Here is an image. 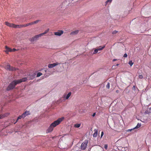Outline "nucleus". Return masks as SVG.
I'll list each match as a JSON object with an SVG mask.
<instances>
[{
    "label": "nucleus",
    "mask_w": 151,
    "mask_h": 151,
    "mask_svg": "<svg viewBox=\"0 0 151 151\" xmlns=\"http://www.w3.org/2000/svg\"><path fill=\"white\" fill-rule=\"evenodd\" d=\"M104 133L103 132V131L101 133V138L102 137V136L104 135Z\"/></svg>",
    "instance_id": "nucleus-37"
},
{
    "label": "nucleus",
    "mask_w": 151,
    "mask_h": 151,
    "mask_svg": "<svg viewBox=\"0 0 151 151\" xmlns=\"http://www.w3.org/2000/svg\"><path fill=\"white\" fill-rule=\"evenodd\" d=\"M49 29H47L44 33L35 36L34 38H39V37H41L45 34H46L49 31Z\"/></svg>",
    "instance_id": "nucleus-6"
},
{
    "label": "nucleus",
    "mask_w": 151,
    "mask_h": 151,
    "mask_svg": "<svg viewBox=\"0 0 151 151\" xmlns=\"http://www.w3.org/2000/svg\"><path fill=\"white\" fill-rule=\"evenodd\" d=\"M5 48L6 49V52L7 53H8L9 52H12V49L9 48L7 46H5Z\"/></svg>",
    "instance_id": "nucleus-14"
},
{
    "label": "nucleus",
    "mask_w": 151,
    "mask_h": 151,
    "mask_svg": "<svg viewBox=\"0 0 151 151\" xmlns=\"http://www.w3.org/2000/svg\"><path fill=\"white\" fill-rule=\"evenodd\" d=\"M30 112L29 111H26L22 114V116L23 117V119L24 118L27 116L30 115Z\"/></svg>",
    "instance_id": "nucleus-9"
},
{
    "label": "nucleus",
    "mask_w": 151,
    "mask_h": 151,
    "mask_svg": "<svg viewBox=\"0 0 151 151\" xmlns=\"http://www.w3.org/2000/svg\"><path fill=\"white\" fill-rule=\"evenodd\" d=\"M105 45L103 47H101V46H99L98 48H97L98 51L102 50L105 47Z\"/></svg>",
    "instance_id": "nucleus-18"
},
{
    "label": "nucleus",
    "mask_w": 151,
    "mask_h": 151,
    "mask_svg": "<svg viewBox=\"0 0 151 151\" xmlns=\"http://www.w3.org/2000/svg\"><path fill=\"white\" fill-rule=\"evenodd\" d=\"M119 65V64H116V66H118Z\"/></svg>",
    "instance_id": "nucleus-44"
},
{
    "label": "nucleus",
    "mask_w": 151,
    "mask_h": 151,
    "mask_svg": "<svg viewBox=\"0 0 151 151\" xmlns=\"http://www.w3.org/2000/svg\"><path fill=\"white\" fill-rule=\"evenodd\" d=\"M78 32L79 30H76L75 31H73L71 32L70 34V35L72 36L76 35L78 34Z\"/></svg>",
    "instance_id": "nucleus-11"
},
{
    "label": "nucleus",
    "mask_w": 151,
    "mask_h": 151,
    "mask_svg": "<svg viewBox=\"0 0 151 151\" xmlns=\"http://www.w3.org/2000/svg\"><path fill=\"white\" fill-rule=\"evenodd\" d=\"M88 142L87 140H86L82 143L81 146V148L82 150H85L87 146Z\"/></svg>",
    "instance_id": "nucleus-4"
},
{
    "label": "nucleus",
    "mask_w": 151,
    "mask_h": 151,
    "mask_svg": "<svg viewBox=\"0 0 151 151\" xmlns=\"http://www.w3.org/2000/svg\"><path fill=\"white\" fill-rule=\"evenodd\" d=\"M13 28H22L21 25H16L14 24V25H13Z\"/></svg>",
    "instance_id": "nucleus-16"
},
{
    "label": "nucleus",
    "mask_w": 151,
    "mask_h": 151,
    "mask_svg": "<svg viewBox=\"0 0 151 151\" xmlns=\"http://www.w3.org/2000/svg\"><path fill=\"white\" fill-rule=\"evenodd\" d=\"M98 52V50L97 49H95L94 50V52L93 53V54H96Z\"/></svg>",
    "instance_id": "nucleus-30"
},
{
    "label": "nucleus",
    "mask_w": 151,
    "mask_h": 151,
    "mask_svg": "<svg viewBox=\"0 0 151 151\" xmlns=\"http://www.w3.org/2000/svg\"><path fill=\"white\" fill-rule=\"evenodd\" d=\"M40 21L39 20H36L34 22H32L33 23V24H36L39 21Z\"/></svg>",
    "instance_id": "nucleus-24"
},
{
    "label": "nucleus",
    "mask_w": 151,
    "mask_h": 151,
    "mask_svg": "<svg viewBox=\"0 0 151 151\" xmlns=\"http://www.w3.org/2000/svg\"><path fill=\"white\" fill-rule=\"evenodd\" d=\"M117 32H118V31H117L116 30H114V31H113V32H112V34H115L116 33H117Z\"/></svg>",
    "instance_id": "nucleus-36"
},
{
    "label": "nucleus",
    "mask_w": 151,
    "mask_h": 151,
    "mask_svg": "<svg viewBox=\"0 0 151 151\" xmlns=\"http://www.w3.org/2000/svg\"><path fill=\"white\" fill-rule=\"evenodd\" d=\"M145 114H148V111H146L145 112Z\"/></svg>",
    "instance_id": "nucleus-42"
},
{
    "label": "nucleus",
    "mask_w": 151,
    "mask_h": 151,
    "mask_svg": "<svg viewBox=\"0 0 151 151\" xmlns=\"http://www.w3.org/2000/svg\"><path fill=\"white\" fill-rule=\"evenodd\" d=\"M104 147L106 150H107V149L108 145L107 144L105 145Z\"/></svg>",
    "instance_id": "nucleus-34"
},
{
    "label": "nucleus",
    "mask_w": 151,
    "mask_h": 151,
    "mask_svg": "<svg viewBox=\"0 0 151 151\" xmlns=\"http://www.w3.org/2000/svg\"><path fill=\"white\" fill-rule=\"evenodd\" d=\"M5 24L7 26L9 27H12L13 28V25H14V24L10 23L7 22H5Z\"/></svg>",
    "instance_id": "nucleus-12"
},
{
    "label": "nucleus",
    "mask_w": 151,
    "mask_h": 151,
    "mask_svg": "<svg viewBox=\"0 0 151 151\" xmlns=\"http://www.w3.org/2000/svg\"><path fill=\"white\" fill-rule=\"evenodd\" d=\"M132 130V129H129L128 130V131H131V130Z\"/></svg>",
    "instance_id": "nucleus-45"
},
{
    "label": "nucleus",
    "mask_w": 151,
    "mask_h": 151,
    "mask_svg": "<svg viewBox=\"0 0 151 151\" xmlns=\"http://www.w3.org/2000/svg\"><path fill=\"white\" fill-rule=\"evenodd\" d=\"M64 119V117H62L61 118H59L57 120L53 122L51 124L54 127L57 125L59 124Z\"/></svg>",
    "instance_id": "nucleus-2"
},
{
    "label": "nucleus",
    "mask_w": 151,
    "mask_h": 151,
    "mask_svg": "<svg viewBox=\"0 0 151 151\" xmlns=\"http://www.w3.org/2000/svg\"><path fill=\"white\" fill-rule=\"evenodd\" d=\"M95 115H96V113H93L92 115V116H95Z\"/></svg>",
    "instance_id": "nucleus-39"
},
{
    "label": "nucleus",
    "mask_w": 151,
    "mask_h": 151,
    "mask_svg": "<svg viewBox=\"0 0 151 151\" xmlns=\"http://www.w3.org/2000/svg\"><path fill=\"white\" fill-rule=\"evenodd\" d=\"M5 69L9 71H15L17 70V69L13 67H11L10 65L8 64L5 67Z\"/></svg>",
    "instance_id": "nucleus-5"
},
{
    "label": "nucleus",
    "mask_w": 151,
    "mask_h": 151,
    "mask_svg": "<svg viewBox=\"0 0 151 151\" xmlns=\"http://www.w3.org/2000/svg\"><path fill=\"white\" fill-rule=\"evenodd\" d=\"M139 78L142 79L143 78V76L142 75H139Z\"/></svg>",
    "instance_id": "nucleus-33"
},
{
    "label": "nucleus",
    "mask_w": 151,
    "mask_h": 151,
    "mask_svg": "<svg viewBox=\"0 0 151 151\" xmlns=\"http://www.w3.org/2000/svg\"><path fill=\"white\" fill-rule=\"evenodd\" d=\"M116 92L117 93H118L119 92V90H116Z\"/></svg>",
    "instance_id": "nucleus-41"
},
{
    "label": "nucleus",
    "mask_w": 151,
    "mask_h": 151,
    "mask_svg": "<svg viewBox=\"0 0 151 151\" xmlns=\"http://www.w3.org/2000/svg\"><path fill=\"white\" fill-rule=\"evenodd\" d=\"M37 39V38H31V39L30 40V41L32 42H33L35 40H36Z\"/></svg>",
    "instance_id": "nucleus-28"
},
{
    "label": "nucleus",
    "mask_w": 151,
    "mask_h": 151,
    "mask_svg": "<svg viewBox=\"0 0 151 151\" xmlns=\"http://www.w3.org/2000/svg\"><path fill=\"white\" fill-rule=\"evenodd\" d=\"M132 90L135 91L137 90V91L139 90L138 89L137 87H136V86H134L133 87V88H132Z\"/></svg>",
    "instance_id": "nucleus-22"
},
{
    "label": "nucleus",
    "mask_w": 151,
    "mask_h": 151,
    "mask_svg": "<svg viewBox=\"0 0 151 151\" xmlns=\"http://www.w3.org/2000/svg\"><path fill=\"white\" fill-rule=\"evenodd\" d=\"M54 127L51 124L48 129L46 130V133H48L51 132L53 130Z\"/></svg>",
    "instance_id": "nucleus-10"
},
{
    "label": "nucleus",
    "mask_w": 151,
    "mask_h": 151,
    "mask_svg": "<svg viewBox=\"0 0 151 151\" xmlns=\"http://www.w3.org/2000/svg\"><path fill=\"white\" fill-rule=\"evenodd\" d=\"M129 91H127V93H129Z\"/></svg>",
    "instance_id": "nucleus-46"
},
{
    "label": "nucleus",
    "mask_w": 151,
    "mask_h": 151,
    "mask_svg": "<svg viewBox=\"0 0 151 151\" xmlns=\"http://www.w3.org/2000/svg\"><path fill=\"white\" fill-rule=\"evenodd\" d=\"M123 57L124 58H127V53H125L124 54V55L123 56Z\"/></svg>",
    "instance_id": "nucleus-35"
},
{
    "label": "nucleus",
    "mask_w": 151,
    "mask_h": 151,
    "mask_svg": "<svg viewBox=\"0 0 151 151\" xmlns=\"http://www.w3.org/2000/svg\"><path fill=\"white\" fill-rule=\"evenodd\" d=\"M71 92H69L67 95H66V96L65 97V99L66 100L68 99L70 97V96L71 95Z\"/></svg>",
    "instance_id": "nucleus-17"
},
{
    "label": "nucleus",
    "mask_w": 151,
    "mask_h": 151,
    "mask_svg": "<svg viewBox=\"0 0 151 151\" xmlns=\"http://www.w3.org/2000/svg\"><path fill=\"white\" fill-rule=\"evenodd\" d=\"M21 27H25L27 26V24L21 25Z\"/></svg>",
    "instance_id": "nucleus-31"
},
{
    "label": "nucleus",
    "mask_w": 151,
    "mask_h": 151,
    "mask_svg": "<svg viewBox=\"0 0 151 151\" xmlns=\"http://www.w3.org/2000/svg\"><path fill=\"white\" fill-rule=\"evenodd\" d=\"M150 110L151 111V107L150 108Z\"/></svg>",
    "instance_id": "nucleus-47"
},
{
    "label": "nucleus",
    "mask_w": 151,
    "mask_h": 151,
    "mask_svg": "<svg viewBox=\"0 0 151 151\" xmlns=\"http://www.w3.org/2000/svg\"><path fill=\"white\" fill-rule=\"evenodd\" d=\"M64 32L63 30H58L57 32H55L54 33V34L55 35L60 36L62 35Z\"/></svg>",
    "instance_id": "nucleus-8"
},
{
    "label": "nucleus",
    "mask_w": 151,
    "mask_h": 151,
    "mask_svg": "<svg viewBox=\"0 0 151 151\" xmlns=\"http://www.w3.org/2000/svg\"><path fill=\"white\" fill-rule=\"evenodd\" d=\"M112 0H107L106 2V4L109 3L110 2L111 3L112 1Z\"/></svg>",
    "instance_id": "nucleus-29"
},
{
    "label": "nucleus",
    "mask_w": 151,
    "mask_h": 151,
    "mask_svg": "<svg viewBox=\"0 0 151 151\" xmlns=\"http://www.w3.org/2000/svg\"><path fill=\"white\" fill-rule=\"evenodd\" d=\"M106 88L108 89H109L110 88V83L109 82H108L106 86Z\"/></svg>",
    "instance_id": "nucleus-25"
},
{
    "label": "nucleus",
    "mask_w": 151,
    "mask_h": 151,
    "mask_svg": "<svg viewBox=\"0 0 151 151\" xmlns=\"http://www.w3.org/2000/svg\"><path fill=\"white\" fill-rule=\"evenodd\" d=\"M6 116V114L0 115V119L5 117Z\"/></svg>",
    "instance_id": "nucleus-23"
},
{
    "label": "nucleus",
    "mask_w": 151,
    "mask_h": 151,
    "mask_svg": "<svg viewBox=\"0 0 151 151\" xmlns=\"http://www.w3.org/2000/svg\"><path fill=\"white\" fill-rule=\"evenodd\" d=\"M129 64L131 66H132L133 64V63L132 62V60L129 61Z\"/></svg>",
    "instance_id": "nucleus-27"
},
{
    "label": "nucleus",
    "mask_w": 151,
    "mask_h": 151,
    "mask_svg": "<svg viewBox=\"0 0 151 151\" xmlns=\"http://www.w3.org/2000/svg\"><path fill=\"white\" fill-rule=\"evenodd\" d=\"M141 124L140 123H138L137 125L134 128V129H137L139 128L141 126Z\"/></svg>",
    "instance_id": "nucleus-21"
},
{
    "label": "nucleus",
    "mask_w": 151,
    "mask_h": 151,
    "mask_svg": "<svg viewBox=\"0 0 151 151\" xmlns=\"http://www.w3.org/2000/svg\"><path fill=\"white\" fill-rule=\"evenodd\" d=\"M36 75V74L35 73H29V75H28L27 77H24V78H27L26 81L27 80H32L35 78Z\"/></svg>",
    "instance_id": "nucleus-3"
},
{
    "label": "nucleus",
    "mask_w": 151,
    "mask_h": 151,
    "mask_svg": "<svg viewBox=\"0 0 151 151\" xmlns=\"http://www.w3.org/2000/svg\"><path fill=\"white\" fill-rule=\"evenodd\" d=\"M22 118H23V116H22V115H20L17 118V120H16V122L14 123V124H15L17 122L18 120L19 119H21Z\"/></svg>",
    "instance_id": "nucleus-19"
},
{
    "label": "nucleus",
    "mask_w": 151,
    "mask_h": 151,
    "mask_svg": "<svg viewBox=\"0 0 151 151\" xmlns=\"http://www.w3.org/2000/svg\"><path fill=\"white\" fill-rule=\"evenodd\" d=\"M59 102H62V101L61 100V99H60L59 100Z\"/></svg>",
    "instance_id": "nucleus-40"
},
{
    "label": "nucleus",
    "mask_w": 151,
    "mask_h": 151,
    "mask_svg": "<svg viewBox=\"0 0 151 151\" xmlns=\"http://www.w3.org/2000/svg\"><path fill=\"white\" fill-rule=\"evenodd\" d=\"M94 131V133L93 134V136L94 137H96L98 134V130L97 129H95Z\"/></svg>",
    "instance_id": "nucleus-13"
},
{
    "label": "nucleus",
    "mask_w": 151,
    "mask_h": 151,
    "mask_svg": "<svg viewBox=\"0 0 151 151\" xmlns=\"http://www.w3.org/2000/svg\"><path fill=\"white\" fill-rule=\"evenodd\" d=\"M27 78H23L19 80L13 81L6 88V90L9 91L13 89L17 84L23 82H25Z\"/></svg>",
    "instance_id": "nucleus-1"
},
{
    "label": "nucleus",
    "mask_w": 151,
    "mask_h": 151,
    "mask_svg": "<svg viewBox=\"0 0 151 151\" xmlns=\"http://www.w3.org/2000/svg\"><path fill=\"white\" fill-rule=\"evenodd\" d=\"M27 26H29V25H32L33 24L32 22H30V23H27Z\"/></svg>",
    "instance_id": "nucleus-32"
},
{
    "label": "nucleus",
    "mask_w": 151,
    "mask_h": 151,
    "mask_svg": "<svg viewBox=\"0 0 151 151\" xmlns=\"http://www.w3.org/2000/svg\"><path fill=\"white\" fill-rule=\"evenodd\" d=\"M42 75V74L40 72L38 73L37 75V77H38L40 76H41Z\"/></svg>",
    "instance_id": "nucleus-26"
},
{
    "label": "nucleus",
    "mask_w": 151,
    "mask_h": 151,
    "mask_svg": "<svg viewBox=\"0 0 151 151\" xmlns=\"http://www.w3.org/2000/svg\"><path fill=\"white\" fill-rule=\"evenodd\" d=\"M60 63L58 62H56L52 64H49L48 65V66L49 68H52L55 67V66L57 65H60Z\"/></svg>",
    "instance_id": "nucleus-7"
},
{
    "label": "nucleus",
    "mask_w": 151,
    "mask_h": 151,
    "mask_svg": "<svg viewBox=\"0 0 151 151\" xmlns=\"http://www.w3.org/2000/svg\"><path fill=\"white\" fill-rule=\"evenodd\" d=\"M125 149V148H124V150Z\"/></svg>",
    "instance_id": "nucleus-49"
},
{
    "label": "nucleus",
    "mask_w": 151,
    "mask_h": 151,
    "mask_svg": "<svg viewBox=\"0 0 151 151\" xmlns=\"http://www.w3.org/2000/svg\"><path fill=\"white\" fill-rule=\"evenodd\" d=\"M65 99H63V101H65Z\"/></svg>",
    "instance_id": "nucleus-48"
},
{
    "label": "nucleus",
    "mask_w": 151,
    "mask_h": 151,
    "mask_svg": "<svg viewBox=\"0 0 151 151\" xmlns=\"http://www.w3.org/2000/svg\"><path fill=\"white\" fill-rule=\"evenodd\" d=\"M12 51H15L16 50L15 48H13V49H12Z\"/></svg>",
    "instance_id": "nucleus-38"
},
{
    "label": "nucleus",
    "mask_w": 151,
    "mask_h": 151,
    "mask_svg": "<svg viewBox=\"0 0 151 151\" xmlns=\"http://www.w3.org/2000/svg\"><path fill=\"white\" fill-rule=\"evenodd\" d=\"M116 60V59H114L113 60V61H114Z\"/></svg>",
    "instance_id": "nucleus-43"
},
{
    "label": "nucleus",
    "mask_w": 151,
    "mask_h": 151,
    "mask_svg": "<svg viewBox=\"0 0 151 151\" xmlns=\"http://www.w3.org/2000/svg\"><path fill=\"white\" fill-rule=\"evenodd\" d=\"M81 124H76L74 125V127L76 128H78L81 126Z\"/></svg>",
    "instance_id": "nucleus-20"
},
{
    "label": "nucleus",
    "mask_w": 151,
    "mask_h": 151,
    "mask_svg": "<svg viewBox=\"0 0 151 151\" xmlns=\"http://www.w3.org/2000/svg\"><path fill=\"white\" fill-rule=\"evenodd\" d=\"M5 48L6 49V52L7 53H8L9 52H12V49L9 48L7 46H5Z\"/></svg>",
    "instance_id": "nucleus-15"
}]
</instances>
